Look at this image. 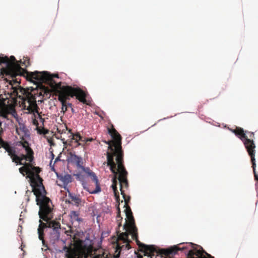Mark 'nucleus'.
Segmentation results:
<instances>
[{
  "label": "nucleus",
  "mask_w": 258,
  "mask_h": 258,
  "mask_svg": "<svg viewBox=\"0 0 258 258\" xmlns=\"http://www.w3.org/2000/svg\"><path fill=\"white\" fill-rule=\"evenodd\" d=\"M108 149L111 152L107 153V165L110 166V170L114 174L112 179L111 187L113 190L114 196L117 201L119 200V192L117 189V180L120 185L121 195L124 201V207L125 208L124 212L126 215L125 222L123 228L124 232L119 233L118 239L126 243V247L127 249L131 248L130 243L131 242L128 239V235H132V239L135 240L138 245L139 250L144 253L145 256L152 257L154 252L156 251L152 245H147L141 243L138 239V229L135 225V219L130 207L128 203L130 201V197L126 196L123 188H127L128 187V183L127 179V172L123 164V152L121 145H108Z\"/></svg>",
  "instance_id": "nucleus-1"
},
{
  "label": "nucleus",
  "mask_w": 258,
  "mask_h": 258,
  "mask_svg": "<svg viewBox=\"0 0 258 258\" xmlns=\"http://www.w3.org/2000/svg\"><path fill=\"white\" fill-rule=\"evenodd\" d=\"M26 155L22 154L20 156H18L16 154L15 148L12 147L8 154L13 162L17 164L23 165L19 168V172L23 176L27 175L26 177L30 179L32 191L37 197V202H39L40 201L39 200L40 198L42 199L44 198L41 195V192H45L44 186L42 183L43 179L39 175L41 170L39 167L33 165L34 152L32 149H26Z\"/></svg>",
  "instance_id": "nucleus-2"
},
{
  "label": "nucleus",
  "mask_w": 258,
  "mask_h": 258,
  "mask_svg": "<svg viewBox=\"0 0 258 258\" xmlns=\"http://www.w3.org/2000/svg\"><path fill=\"white\" fill-rule=\"evenodd\" d=\"M41 195L44 198H41L39 202H37V197L36 196V202L37 205L39 206L38 215L40 219L39 220L40 223L37 231L39 239L42 240L43 245H45V240L44 239V229L45 228H48V226L51 221L53 216V206L50 199L46 196V191L41 192Z\"/></svg>",
  "instance_id": "nucleus-3"
},
{
  "label": "nucleus",
  "mask_w": 258,
  "mask_h": 258,
  "mask_svg": "<svg viewBox=\"0 0 258 258\" xmlns=\"http://www.w3.org/2000/svg\"><path fill=\"white\" fill-rule=\"evenodd\" d=\"M0 63L6 64L5 67H3L1 69L2 75L10 76L13 79L18 76H23L27 81L30 80V74L32 72H28L26 69L21 68L14 56H11L10 58L7 56H0Z\"/></svg>",
  "instance_id": "nucleus-4"
},
{
  "label": "nucleus",
  "mask_w": 258,
  "mask_h": 258,
  "mask_svg": "<svg viewBox=\"0 0 258 258\" xmlns=\"http://www.w3.org/2000/svg\"><path fill=\"white\" fill-rule=\"evenodd\" d=\"M13 94L14 96L22 99V106L24 109L28 111V113L35 115L37 113L40 119H43L40 113L37 103L36 98L34 94L28 92L24 88L18 86L13 88Z\"/></svg>",
  "instance_id": "nucleus-5"
},
{
  "label": "nucleus",
  "mask_w": 258,
  "mask_h": 258,
  "mask_svg": "<svg viewBox=\"0 0 258 258\" xmlns=\"http://www.w3.org/2000/svg\"><path fill=\"white\" fill-rule=\"evenodd\" d=\"M75 96L76 99L81 102L85 104H88L86 99V93L79 87H73L71 86H63L61 90L58 92V99L61 102V112L64 114L67 111V101L70 97Z\"/></svg>",
  "instance_id": "nucleus-6"
},
{
  "label": "nucleus",
  "mask_w": 258,
  "mask_h": 258,
  "mask_svg": "<svg viewBox=\"0 0 258 258\" xmlns=\"http://www.w3.org/2000/svg\"><path fill=\"white\" fill-rule=\"evenodd\" d=\"M30 80L29 81L33 82V80L41 82L49 85L55 90H61L63 86H61V82H56L54 80V78H58L57 74H51L47 72L34 71L30 74Z\"/></svg>",
  "instance_id": "nucleus-7"
},
{
  "label": "nucleus",
  "mask_w": 258,
  "mask_h": 258,
  "mask_svg": "<svg viewBox=\"0 0 258 258\" xmlns=\"http://www.w3.org/2000/svg\"><path fill=\"white\" fill-rule=\"evenodd\" d=\"M93 247L92 245H86L83 241L80 240L76 250H73L68 254V258H105L103 255H94Z\"/></svg>",
  "instance_id": "nucleus-8"
},
{
  "label": "nucleus",
  "mask_w": 258,
  "mask_h": 258,
  "mask_svg": "<svg viewBox=\"0 0 258 258\" xmlns=\"http://www.w3.org/2000/svg\"><path fill=\"white\" fill-rule=\"evenodd\" d=\"M230 131L236 136H238L243 142L248 154L255 152V145L254 142L252 140L248 139V137L246 136L244 130L242 128L236 127L235 129H231Z\"/></svg>",
  "instance_id": "nucleus-9"
},
{
  "label": "nucleus",
  "mask_w": 258,
  "mask_h": 258,
  "mask_svg": "<svg viewBox=\"0 0 258 258\" xmlns=\"http://www.w3.org/2000/svg\"><path fill=\"white\" fill-rule=\"evenodd\" d=\"M50 229L49 238L53 243L58 240L60 236V224L59 222L52 221L48 226Z\"/></svg>",
  "instance_id": "nucleus-10"
},
{
  "label": "nucleus",
  "mask_w": 258,
  "mask_h": 258,
  "mask_svg": "<svg viewBox=\"0 0 258 258\" xmlns=\"http://www.w3.org/2000/svg\"><path fill=\"white\" fill-rule=\"evenodd\" d=\"M152 246L156 250V251L153 253L154 255L152 256V257L155 255V253L160 254L162 256L165 255L166 256H169L171 254H176L178 250H183L187 248L186 246H183L182 247H179L178 246L175 245L174 246L168 248H166V249L163 248V249H161L158 250L156 248V247L154 246H153V245H152Z\"/></svg>",
  "instance_id": "nucleus-11"
},
{
  "label": "nucleus",
  "mask_w": 258,
  "mask_h": 258,
  "mask_svg": "<svg viewBox=\"0 0 258 258\" xmlns=\"http://www.w3.org/2000/svg\"><path fill=\"white\" fill-rule=\"evenodd\" d=\"M16 113L14 107L11 105H6L5 100L0 99V116L8 118V115Z\"/></svg>",
  "instance_id": "nucleus-12"
},
{
  "label": "nucleus",
  "mask_w": 258,
  "mask_h": 258,
  "mask_svg": "<svg viewBox=\"0 0 258 258\" xmlns=\"http://www.w3.org/2000/svg\"><path fill=\"white\" fill-rule=\"evenodd\" d=\"M85 173H86L88 175L91 177L92 180L95 182L96 188L94 190L91 192V194H96L101 191V188L99 186V183L98 181V179L97 177L95 175V173L92 172L89 168L88 167H84L83 165V168H81Z\"/></svg>",
  "instance_id": "nucleus-13"
},
{
  "label": "nucleus",
  "mask_w": 258,
  "mask_h": 258,
  "mask_svg": "<svg viewBox=\"0 0 258 258\" xmlns=\"http://www.w3.org/2000/svg\"><path fill=\"white\" fill-rule=\"evenodd\" d=\"M68 160L72 164H75L78 168H83V162L82 158L74 153H70Z\"/></svg>",
  "instance_id": "nucleus-14"
},
{
  "label": "nucleus",
  "mask_w": 258,
  "mask_h": 258,
  "mask_svg": "<svg viewBox=\"0 0 258 258\" xmlns=\"http://www.w3.org/2000/svg\"><path fill=\"white\" fill-rule=\"evenodd\" d=\"M70 221L75 227L79 226L82 219L79 217V213L76 211H71L70 214Z\"/></svg>",
  "instance_id": "nucleus-15"
},
{
  "label": "nucleus",
  "mask_w": 258,
  "mask_h": 258,
  "mask_svg": "<svg viewBox=\"0 0 258 258\" xmlns=\"http://www.w3.org/2000/svg\"><path fill=\"white\" fill-rule=\"evenodd\" d=\"M68 196L75 205L79 206L81 204L82 201L80 196L74 195L69 191Z\"/></svg>",
  "instance_id": "nucleus-16"
},
{
  "label": "nucleus",
  "mask_w": 258,
  "mask_h": 258,
  "mask_svg": "<svg viewBox=\"0 0 258 258\" xmlns=\"http://www.w3.org/2000/svg\"><path fill=\"white\" fill-rule=\"evenodd\" d=\"M255 152L250 153V154H248V155H249V156L250 157V158H251V161L252 163V167L253 169L254 178L255 180L258 181V175L256 174V171H255L256 163H255Z\"/></svg>",
  "instance_id": "nucleus-17"
},
{
  "label": "nucleus",
  "mask_w": 258,
  "mask_h": 258,
  "mask_svg": "<svg viewBox=\"0 0 258 258\" xmlns=\"http://www.w3.org/2000/svg\"><path fill=\"white\" fill-rule=\"evenodd\" d=\"M57 177L63 182L64 185H68L72 181V176L69 174L57 176Z\"/></svg>",
  "instance_id": "nucleus-18"
},
{
  "label": "nucleus",
  "mask_w": 258,
  "mask_h": 258,
  "mask_svg": "<svg viewBox=\"0 0 258 258\" xmlns=\"http://www.w3.org/2000/svg\"><path fill=\"white\" fill-rule=\"evenodd\" d=\"M2 134H0V148H3L6 150V151L8 152L12 148V146H11L8 142L5 141L2 138Z\"/></svg>",
  "instance_id": "nucleus-19"
},
{
  "label": "nucleus",
  "mask_w": 258,
  "mask_h": 258,
  "mask_svg": "<svg viewBox=\"0 0 258 258\" xmlns=\"http://www.w3.org/2000/svg\"><path fill=\"white\" fill-rule=\"evenodd\" d=\"M72 136H73L72 140H75V142L77 143L76 146L81 145L82 144L79 143V141H81V142H83V137H82L79 133L73 135Z\"/></svg>",
  "instance_id": "nucleus-20"
},
{
  "label": "nucleus",
  "mask_w": 258,
  "mask_h": 258,
  "mask_svg": "<svg viewBox=\"0 0 258 258\" xmlns=\"http://www.w3.org/2000/svg\"><path fill=\"white\" fill-rule=\"evenodd\" d=\"M194 253H195V255H196L198 256V257H201L202 256L204 255V253H205L208 256L210 257H211L212 256L207 253L203 249H202L201 250H198V249H195L194 250Z\"/></svg>",
  "instance_id": "nucleus-21"
},
{
  "label": "nucleus",
  "mask_w": 258,
  "mask_h": 258,
  "mask_svg": "<svg viewBox=\"0 0 258 258\" xmlns=\"http://www.w3.org/2000/svg\"><path fill=\"white\" fill-rule=\"evenodd\" d=\"M117 216H116V221L118 223V227L119 228L121 226V221L122 220V218L121 217L120 215V210L119 207V204L118 205L117 207Z\"/></svg>",
  "instance_id": "nucleus-22"
},
{
  "label": "nucleus",
  "mask_w": 258,
  "mask_h": 258,
  "mask_svg": "<svg viewBox=\"0 0 258 258\" xmlns=\"http://www.w3.org/2000/svg\"><path fill=\"white\" fill-rule=\"evenodd\" d=\"M37 130L38 133L39 134L46 135L49 132L48 130L45 129L43 127L42 128H39V127H37Z\"/></svg>",
  "instance_id": "nucleus-23"
},
{
  "label": "nucleus",
  "mask_w": 258,
  "mask_h": 258,
  "mask_svg": "<svg viewBox=\"0 0 258 258\" xmlns=\"http://www.w3.org/2000/svg\"><path fill=\"white\" fill-rule=\"evenodd\" d=\"M245 132V134H248V136H249V139H250L251 140H252L253 141V139L254 138V133L253 132H248V131H246L245 132Z\"/></svg>",
  "instance_id": "nucleus-24"
},
{
  "label": "nucleus",
  "mask_w": 258,
  "mask_h": 258,
  "mask_svg": "<svg viewBox=\"0 0 258 258\" xmlns=\"http://www.w3.org/2000/svg\"><path fill=\"white\" fill-rule=\"evenodd\" d=\"M22 147H23V148L25 149L26 152V149H27V148L31 149L29 146L28 142L27 141H25L24 143H22Z\"/></svg>",
  "instance_id": "nucleus-25"
},
{
  "label": "nucleus",
  "mask_w": 258,
  "mask_h": 258,
  "mask_svg": "<svg viewBox=\"0 0 258 258\" xmlns=\"http://www.w3.org/2000/svg\"><path fill=\"white\" fill-rule=\"evenodd\" d=\"M187 255L188 256L191 257V258H195L194 257V256L195 255V253H194V250H189L188 252V254H187Z\"/></svg>",
  "instance_id": "nucleus-26"
},
{
  "label": "nucleus",
  "mask_w": 258,
  "mask_h": 258,
  "mask_svg": "<svg viewBox=\"0 0 258 258\" xmlns=\"http://www.w3.org/2000/svg\"><path fill=\"white\" fill-rule=\"evenodd\" d=\"M94 141V139L92 138H83V142L85 143V144H87V143L88 142H92Z\"/></svg>",
  "instance_id": "nucleus-27"
},
{
  "label": "nucleus",
  "mask_w": 258,
  "mask_h": 258,
  "mask_svg": "<svg viewBox=\"0 0 258 258\" xmlns=\"http://www.w3.org/2000/svg\"><path fill=\"white\" fill-rule=\"evenodd\" d=\"M23 63L25 66L26 67H28L30 65V63L29 62V60L27 59L26 60H25Z\"/></svg>",
  "instance_id": "nucleus-28"
},
{
  "label": "nucleus",
  "mask_w": 258,
  "mask_h": 258,
  "mask_svg": "<svg viewBox=\"0 0 258 258\" xmlns=\"http://www.w3.org/2000/svg\"><path fill=\"white\" fill-rule=\"evenodd\" d=\"M2 122L1 121H0V134H3L4 130L3 128L2 127Z\"/></svg>",
  "instance_id": "nucleus-29"
},
{
  "label": "nucleus",
  "mask_w": 258,
  "mask_h": 258,
  "mask_svg": "<svg viewBox=\"0 0 258 258\" xmlns=\"http://www.w3.org/2000/svg\"><path fill=\"white\" fill-rule=\"evenodd\" d=\"M67 108H68V107H70V108L72 107V103H67Z\"/></svg>",
  "instance_id": "nucleus-30"
},
{
  "label": "nucleus",
  "mask_w": 258,
  "mask_h": 258,
  "mask_svg": "<svg viewBox=\"0 0 258 258\" xmlns=\"http://www.w3.org/2000/svg\"><path fill=\"white\" fill-rule=\"evenodd\" d=\"M60 160L59 159V157H57L55 159V161L54 162V164H55L56 162H57L58 161Z\"/></svg>",
  "instance_id": "nucleus-31"
},
{
  "label": "nucleus",
  "mask_w": 258,
  "mask_h": 258,
  "mask_svg": "<svg viewBox=\"0 0 258 258\" xmlns=\"http://www.w3.org/2000/svg\"><path fill=\"white\" fill-rule=\"evenodd\" d=\"M137 257H138V258H143L142 255H141V254H138L137 255Z\"/></svg>",
  "instance_id": "nucleus-32"
},
{
  "label": "nucleus",
  "mask_w": 258,
  "mask_h": 258,
  "mask_svg": "<svg viewBox=\"0 0 258 258\" xmlns=\"http://www.w3.org/2000/svg\"><path fill=\"white\" fill-rule=\"evenodd\" d=\"M15 82V83H18V84H20V82H18L17 80V79H15V80L14 81Z\"/></svg>",
  "instance_id": "nucleus-33"
},
{
  "label": "nucleus",
  "mask_w": 258,
  "mask_h": 258,
  "mask_svg": "<svg viewBox=\"0 0 258 258\" xmlns=\"http://www.w3.org/2000/svg\"><path fill=\"white\" fill-rule=\"evenodd\" d=\"M34 123L35 124H38V122L36 119L34 120Z\"/></svg>",
  "instance_id": "nucleus-34"
},
{
  "label": "nucleus",
  "mask_w": 258,
  "mask_h": 258,
  "mask_svg": "<svg viewBox=\"0 0 258 258\" xmlns=\"http://www.w3.org/2000/svg\"><path fill=\"white\" fill-rule=\"evenodd\" d=\"M26 130V127L24 126H23L22 127V130L23 132H25V130Z\"/></svg>",
  "instance_id": "nucleus-35"
},
{
  "label": "nucleus",
  "mask_w": 258,
  "mask_h": 258,
  "mask_svg": "<svg viewBox=\"0 0 258 258\" xmlns=\"http://www.w3.org/2000/svg\"><path fill=\"white\" fill-rule=\"evenodd\" d=\"M51 170L53 171H55V169H54V167L53 166L51 168Z\"/></svg>",
  "instance_id": "nucleus-36"
},
{
  "label": "nucleus",
  "mask_w": 258,
  "mask_h": 258,
  "mask_svg": "<svg viewBox=\"0 0 258 258\" xmlns=\"http://www.w3.org/2000/svg\"><path fill=\"white\" fill-rule=\"evenodd\" d=\"M51 156H52V159L54 158V154L52 153V152H51Z\"/></svg>",
  "instance_id": "nucleus-37"
},
{
  "label": "nucleus",
  "mask_w": 258,
  "mask_h": 258,
  "mask_svg": "<svg viewBox=\"0 0 258 258\" xmlns=\"http://www.w3.org/2000/svg\"><path fill=\"white\" fill-rule=\"evenodd\" d=\"M71 110H72V111L73 112H74V108H73V107H71Z\"/></svg>",
  "instance_id": "nucleus-38"
},
{
  "label": "nucleus",
  "mask_w": 258,
  "mask_h": 258,
  "mask_svg": "<svg viewBox=\"0 0 258 258\" xmlns=\"http://www.w3.org/2000/svg\"><path fill=\"white\" fill-rule=\"evenodd\" d=\"M189 244L191 245H193V244L192 243H190Z\"/></svg>",
  "instance_id": "nucleus-39"
},
{
  "label": "nucleus",
  "mask_w": 258,
  "mask_h": 258,
  "mask_svg": "<svg viewBox=\"0 0 258 258\" xmlns=\"http://www.w3.org/2000/svg\"><path fill=\"white\" fill-rule=\"evenodd\" d=\"M51 162H52V161H51L50 163V165L51 166Z\"/></svg>",
  "instance_id": "nucleus-40"
},
{
  "label": "nucleus",
  "mask_w": 258,
  "mask_h": 258,
  "mask_svg": "<svg viewBox=\"0 0 258 258\" xmlns=\"http://www.w3.org/2000/svg\"><path fill=\"white\" fill-rule=\"evenodd\" d=\"M2 63H0V64H1Z\"/></svg>",
  "instance_id": "nucleus-41"
}]
</instances>
